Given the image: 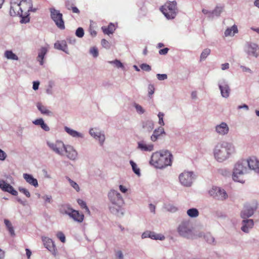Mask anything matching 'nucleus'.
Masks as SVG:
<instances>
[{"mask_svg":"<svg viewBox=\"0 0 259 259\" xmlns=\"http://www.w3.org/2000/svg\"><path fill=\"white\" fill-rule=\"evenodd\" d=\"M23 177L25 180L28 182L29 184L34 186V187L38 186L37 181L36 179H34L31 175L24 174L23 175Z\"/></svg>","mask_w":259,"mask_h":259,"instance_id":"nucleus-22","label":"nucleus"},{"mask_svg":"<svg viewBox=\"0 0 259 259\" xmlns=\"http://www.w3.org/2000/svg\"><path fill=\"white\" fill-rule=\"evenodd\" d=\"M215 130L219 134L224 135L228 133L229 127L226 123L222 122L215 127Z\"/></svg>","mask_w":259,"mask_h":259,"instance_id":"nucleus-18","label":"nucleus"},{"mask_svg":"<svg viewBox=\"0 0 259 259\" xmlns=\"http://www.w3.org/2000/svg\"><path fill=\"white\" fill-rule=\"evenodd\" d=\"M223 9V8L222 7H216L215 9L211 12V14L218 16L222 12Z\"/></svg>","mask_w":259,"mask_h":259,"instance_id":"nucleus-43","label":"nucleus"},{"mask_svg":"<svg viewBox=\"0 0 259 259\" xmlns=\"http://www.w3.org/2000/svg\"><path fill=\"white\" fill-rule=\"evenodd\" d=\"M49 147L56 153L63 155L65 146L64 143L60 141H57L55 143L48 142Z\"/></svg>","mask_w":259,"mask_h":259,"instance_id":"nucleus-11","label":"nucleus"},{"mask_svg":"<svg viewBox=\"0 0 259 259\" xmlns=\"http://www.w3.org/2000/svg\"><path fill=\"white\" fill-rule=\"evenodd\" d=\"M143 127L148 131H152L154 128V124L152 121L147 120L143 123Z\"/></svg>","mask_w":259,"mask_h":259,"instance_id":"nucleus-31","label":"nucleus"},{"mask_svg":"<svg viewBox=\"0 0 259 259\" xmlns=\"http://www.w3.org/2000/svg\"><path fill=\"white\" fill-rule=\"evenodd\" d=\"M209 194L213 198L221 200L226 199L228 197L227 193L224 189L217 187H213L209 191Z\"/></svg>","mask_w":259,"mask_h":259,"instance_id":"nucleus-8","label":"nucleus"},{"mask_svg":"<svg viewBox=\"0 0 259 259\" xmlns=\"http://www.w3.org/2000/svg\"><path fill=\"white\" fill-rule=\"evenodd\" d=\"M235 152L234 146L225 142L218 144L214 149V157L219 162L225 161Z\"/></svg>","mask_w":259,"mask_h":259,"instance_id":"nucleus-2","label":"nucleus"},{"mask_svg":"<svg viewBox=\"0 0 259 259\" xmlns=\"http://www.w3.org/2000/svg\"><path fill=\"white\" fill-rule=\"evenodd\" d=\"M187 214L191 218H195L198 216L199 212L196 208H191L187 210Z\"/></svg>","mask_w":259,"mask_h":259,"instance_id":"nucleus-33","label":"nucleus"},{"mask_svg":"<svg viewBox=\"0 0 259 259\" xmlns=\"http://www.w3.org/2000/svg\"><path fill=\"white\" fill-rule=\"evenodd\" d=\"M6 154L0 149V160H5L6 157Z\"/></svg>","mask_w":259,"mask_h":259,"instance_id":"nucleus-57","label":"nucleus"},{"mask_svg":"<svg viewBox=\"0 0 259 259\" xmlns=\"http://www.w3.org/2000/svg\"><path fill=\"white\" fill-rule=\"evenodd\" d=\"M29 21V18L28 16L26 17H22V19L21 20L20 22L23 23H27Z\"/></svg>","mask_w":259,"mask_h":259,"instance_id":"nucleus-60","label":"nucleus"},{"mask_svg":"<svg viewBox=\"0 0 259 259\" xmlns=\"http://www.w3.org/2000/svg\"><path fill=\"white\" fill-rule=\"evenodd\" d=\"M75 34L78 37H82L84 35V31L83 28L79 27L76 30Z\"/></svg>","mask_w":259,"mask_h":259,"instance_id":"nucleus-44","label":"nucleus"},{"mask_svg":"<svg viewBox=\"0 0 259 259\" xmlns=\"http://www.w3.org/2000/svg\"><path fill=\"white\" fill-rule=\"evenodd\" d=\"M248 171V167L246 165L245 159L239 161L234 168L232 178L234 181L241 183L244 182V175Z\"/></svg>","mask_w":259,"mask_h":259,"instance_id":"nucleus-4","label":"nucleus"},{"mask_svg":"<svg viewBox=\"0 0 259 259\" xmlns=\"http://www.w3.org/2000/svg\"><path fill=\"white\" fill-rule=\"evenodd\" d=\"M42 241L46 247L49 250L50 249L51 247L53 246V241L52 239L50 238H45L44 239H42Z\"/></svg>","mask_w":259,"mask_h":259,"instance_id":"nucleus-36","label":"nucleus"},{"mask_svg":"<svg viewBox=\"0 0 259 259\" xmlns=\"http://www.w3.org/2000/svg\"><path fill=\"white\" fill-rule=\"evenodd\" d=\"M154 92V87L153 85L150 84L148 86V94L149 96L152 95Z\"/></svg>","mask_w":259,"mask_h":259,"instance_id":"nucleus-54","label":"nucleus"},{"mask_svg":"<svg viewBox=\"0 0 259 259\" xmlns=\"http://www.w3.org/2000/svg\"><path fill=\"white\" fill-rule=\"evenodd\" d=\"M71 11L74 13L79 14L80 13V11L78 10V9L75 6L71 7Z\"/></svg>","mask_w":259,"mask_h":259,"instance_id":"nucleus-62","label":"nucleus"},{"mask_svg":"<svg viewBox=\"0 0 259 259\" xmlns=\"http://www.w3.org/2000/svg\"><path fill=\"white\" fill-rule=\"evenodd\" d=\"M244 225L241 229L244 232H248L249 228H251L253 226V221L252 220H246L243 221Z\"/></svg>","mask_w":259,"mask_h":259,"instance_id":"nucleus-23","label":"nucleus"},{"mask_svg":"<svg viewBox=\"0 0 259 259\" xmlns=\"http://www.w3.org/2000/svg\"><path fill=\"white\" fill-rule=\"evenodd\" d=\"M172 155L168 150H161L153 153L150 163L157 168H163L170 165Z\"/></svg>","mask_w":259,"mask_h":259,"instance_id":"nucleus-1","label":"nucleus"},{"mask_svg":"<svg viewBox=\"0 0 259 259\" xmlns=\"http://www.w3.org/2000/svg\"><path fill=\"white\" fill-rule=\"evenodd\" d=\"M137 111L140 114H143L145 112V110L143 109V107L138 104H136L135 106Z\"/></svg>","mask_w":259,"mask_h":259,"instance_id":"nucleus-50","label":"nucleus"},{"mask_svg":"<svg viewBox=\"0 0 259 259\" xmlns=\"http://www.w3.org/2000/svg\"><path fill=\"white\" fill-rule=\"evenodd\" d=\"M116 257L118 259H123V256L121 251L118 250L116 252Z\"/></svg>","mask_w":259,"mask_h":259,"instance_id":"nucleus-58","label":"nucleus"},{"mask_svg":"<svg viewBox=\"0 0 259 259\" xmlns=\"http://www.w3.org/2000/svg\"><path fill=\"white\" fill-rule=\"evenodd\" d=\"M39 82L38 81H34L33 83V89L36 90L38 88Z\"/></svg>","mask_w":259,"mask_h":259,"instance_id":"nucleus-61","label":"nucleus"},{"mask_svg":"<svg viewBox=\"0 0 259 259\" xmlns=\"http://www.w3.org/2000/svg\"><path fill=\"white\" fill-rule=\"evenodd\" d=\"M162 134H164V129L162 127H159L156 129L153 133V134L151 137V139L152 141H156L158 137Z\"/></svg>","mask_w":259,"mask_h":259,"instance_id":"nucleus-25","label":"nucleus"},{"mask_svg":"<svg viewBox=\"0 0 259 259\" xmlns=\"http://www.w3.org/2000/svg\"><path fill=\"white\" fill-rule=\"evenodd\" d=\"M229 67V64L228 63L223 64L222 65V69L223 70L228 69Z\"/></svg>","mask_w":259,"mask_h":259,"instance_id":"nucleus-63","label":"nucleus"},{"mask_svg":"<svg viewBox=\"0 0 259 259\" xmlns=\"http://www.w3.org/2000/svg\"><path fill=\"white\" fill-rule=\"evenodd\" d=\"M90 53L94 57H97L98 56V50L97 48L95 47L92 48L90 49Z\"/></svg>","mask_w":259,"mask_h":259,"instance_id":"nucleus-46","label":"nucleus"},{"mask_svg":"<svg viewBox=\"0 0 259 259\" xmlns=\"http://www.w3.org/2000/svg\"><path fill=\"white\" fill-rule=\"evenodd\" d=\"M108 197L111 203L109 207L111 212L117 216L123 215L122 206L124 204V201L120 194L114 190H112L108 193Z\"/></svg>","mask_w":259,"mask_h":259,"instance_id":"nucleus-3","label":"nucleus"},{"mask_svg":"<svg viewBox=\"0 0 259 259\" xmlns=\"http://www.w3.org/2000/svg\"><path fill=\"white\" fill-rule=\"evenodd\" d=\"M169 49L167 48H164L163 49H161L159 51V53L160 55H166Z\"/></svg>","mask_w":259,"mask_h":259,"instance_id":"nucleus-56","label":"nucleus"},{"mask_svg":"<svg viewBox=\"0 0 259 259\" xmlns=\"http://www.w3.org/2000/svg\"><path fill=\"white\" fill-rule=\"evenodd\" d=\"M238 32L237 26L234 25L232 27L227 28L225 31V36H233Z\"/></svg>","mask_w":259,"mask_h":259,"instance_id":"nucleus-27","label":"nucleus"},{"mask_svg":"<svg viewBox=\"0 0 259 259\" xmlns=\"http://www.w3.org/2000/svg\"><path fill=\"white\" fill-rule=\"evenodd\" d=\"M210 53V50L209 49H204L201 54V56H200V59L201 60H204L205 59L207 56L208 55H209Z\"/></svg>","mask_w":259,"mask_h":259,"instance_id":"nucleus-41","label":"nucleus"},{"mask_svg":"<svg viewBox=\"0 0 259 259\" xmlns=\"http://www.w3.org/2000/svg\"><path fill=\"white\" fill-rule=\"evenodd\" d=\"M69 217L78 223L82 222L84 220V215L82 213H80L78 211L74 209L72 211Z\"/></svg>","mask_w":259,"mask_h":259,"instance_id":"nucleus-17","label":"nucleus"},{"mask_svg":"<svg viewBox=\"0 0 259 259\" xmlns=\"http://www.w3.org/2000/svg\"><path fill=\"white\" fill-rule=\"evenodd\" d=\"M54 47L56 49L64 50V48L66 47L65 43L63 41L60 42V41H57L54 44Z\"/></svg>","mask_w":259,"mask_h":259,"instance_id":"nucleus-39","label":"nucleus"},{"mask_svg":"<svg viewBox=\"0 0 259 259\" xmlns=\"http://www.w3.org/2000/svg\"><path fill=\"white\" fill-rule=\"evenodd\" d=\"M19 190L20 192L23 193L27 197H29L30 196V193L27 189H26L25 188H19Z\"/></svg>","mask_w":259,"mask_h":259,"instance_id":"nucleus-52","label":"nucleus"},{"mask_svg":"<svg viewBox=\"0 0 259 259\" xmlns=\"http://www.w3.org/2000/svg\"><path fill=\"white\" fill-rule=\"evenodd\" d=\"M222 96L224 98H227L229 96L230 89L228 84L225 82L219 84Z\"/></svg>","mask_w":259,"mask_h":259,"instance_id":"nucleus-20","label":"nucleus"},{"mask_svg":"<svg viewBox=\"0 0 259 259\" xmlns=\"http://www.w3.org/2000/svg\"><path fill=\"white\" fill-rule=\"evenodd\" d=\"M32 8V3L31 0H21L19 4H14L11 6L10 13L11 16L20 15L19 11L22 13L23 11L29 12Z\"/></svg>","mask_w":259,"mask_h":259,"instance_id":"nucleus-6","label":"nucleus"},{"mask_svg":"<svg viewBox=\"0 0 259 259\" xmlns=\"http://www.w3.org/2000/svg\"><path fill=\"white\" fill-rule=\"evenodd\" d=\"M35 125H40L41 127L46 131H49V127L44 122L42 118L37 119L33 121Z\"/></svg>","mask_w":259,"mask_h":259,"instance_id":"nucleus-28","label":"nucleus"},{"mask_svg":"<svg viewBox=\"0 0 259 259\" xmlns=\"http://www.w3.org/2000/svg\"><path fill=\"white\" fill-rule=\"evenodd\" d=\"M65 130L68 134L73 137H80V134L79 133L68 127H65Z\"/></svg>","mask_w":259,"mask_h":259,"instance_id":"nucleus-34","label":"nucleus"},{"mask_svg":"<svg viewBox=\"0 0 259 259\" xmlns=\"http://www.w3.org/2000/svg\"><path fill=\"white\" fill-rule=\"evenodd\" d=\"M51 13V17L54 21L55 24L61 30H64L65 28L64 21L63 19V15L59 11L54 8L50 9Z\"/></svg>","mask_w":259,"mask_h":259,"instance_id":"nucleus-7","label":"nucleus"},{"mask_svg":"<svg viewBox=\"0 0 259 259\" xmlns=\"http://www.w3.org/2000/svg\"><path fill=\"white\" fill-rule=\"evenodd\" d=\"M176 1L167 2L160 8V11L168 19H174L178 13Z\"/></svg>","mask_w":259,"mask_h":259,"instance_id":"nucleus-5","label":"nucleus"},{"mask_svg":"<svg viewBox=\"0 0 259 259\" xmlns=\"http://www.w3.org/2000/svg\"><path fill=\"white\" fill-rule=\"evenodd\" d=\"M47 52L48 50L45 47H42L39 50L37 60L41 65L44 64V59Z\"/></svg>","mask_w":259,"mask_h":259,"instance_id":"nucleus-21","label":"nucleus"},{"mask_svg":"<svg viewBox=\"0 0 259 259\" xmlns=\"http://www.w3.org/2000/svg\"><path fill=\"white\" fill-rule=\"evenodd\" d=\"M119 189L122 193H125L127 191V189L122 185L119 186Z\"/></svg>","mask_w":259,"mask_h":259,"instance_id":"nucleus-64","label":"nucleus"},{"mask_svg":"<svg viewBox=\"0 0 259 259\" xmlns=\"http://www.w3.org/2000/svg\"><path fill=\"white\" fill-rule=\"evenodd\" d=\"M0 188L5 192H7L13 195L16 196L18 194L17 191L10 184L7 183L4 180L0 181Z\"/></svg>","mask_w":259,"mask_h":259,"instance_id":"nucleus-14","label":"nucleus"},{"mask_svg":"<svg viewBox=\"0 0 259 259\" xmlns=\"http://www.w3.org/2000/svg\"><path fill=\"white\" fill-rule=\"evenodd\" d=\"M77 202H78V204L80 206L81 208L85 209V211L88 214L90 213V211L89 208L88 207V206H87L86 203L84 201H83L81 199H79L77 200Z\"/></svg>","mask_w":259,"mask_h":259,"instance_id":"nucleus-38","label":"nucleus"},{"mask_svg":"<svg viewBox=\"0 0 259 259\" xmlns=\"http://www.w3.org/2000/svg\"><path fill=\"white\" fill-rule=\"evenodd\" d=\"M130 164L134 172L138 175H140V169L138 167L137 164L132 160L130 161Z\"/></svg>","mask_w":259,"mask_h":259,"instance_id":"nucleus-40","label":"nucleus"},{"mask_svg":"<svg viewBox=\"0 0 259 259\" xmlns=\"http://www.w3.org/2000/svg\"><path fill=\"white\" fill-rule=\"evenodd\" d=\"M73 210L67 205H62L60 209V211L62 214H67L70 216Z\"/></svg>","mask_w":259,"mask_h":259,"instance_id":"nucleus-29","label":"nucleus"},{"mask_svg":"<svg viewBox=\"0 0 259 259\" xmlns=\"http://www.w3.org/2000/svg\"><path fill=\"white\" fill-rule=\"evenodd\" d=\"M6 57L8 59H12L14 60H18V57L14 54L11 51H7L5 53Z\"/></svg>","mask_w":259,"mask_h":259,"instance_id":"nucleus-32","label":"nucleus"},{"mask_svg":"<svg viewBox=\"0 0 259 259\" xmlns=\"http://www.w3.org/2000/svg\"><path fill=\"white\" fill-rule=\"evenodd\" d=\"M149 237L155 240H163L164 239V237L163 235H160L159 234H156L154 232H150V233H149Z\"/></svg>","mask_w":259,"mask_h":259,"instance_id":"nucleus-37","label":"nucleus"},{"mask_svg":"<svg viewBox=\"0 0 259 259\" xmlns=\"http://www.w3.org/2000/svg\"><path fill=\"white\" fill-rule=\"evenodd\" d=\"M193 172L184 171L179 176V180L181 183L185 186H190L192 183Z\"/></svg>","mask_w":259,"mask_h":259,"instance_id":"nucleus-10","label":"nucleus"},{"mask_svg":"<svg viewBox=\"0 0 259 259\" xmlns=\"http://www.w3.org/2000/svg\"><path fill=\"white\" fill-rule=\"evenodd\" d=\"M57 236L60 240V241L61 242H62L63 243L65 242V236L62 232H58L57 234Z\"/></svg>","mask_w":259,"mask_h":259,"instance_id":"nucleus-48","label":"nucleus"},{"mask_svg":"<svg viewBox=\"0 0 259 259\" xmlns=\"http://www.w3.org/2000/svg\"><path fill=\"white\" fill-rule=\"evenodd\" d=\"M42 198L46 202L51 203L52 199V196L51 195H45Z\"/></svg>","mask_w":259,"mask_h":259,"instance_id":"nucleus-55","label":"nucleus"},{"mask_svg":"<svg viewBox=\"0 0 259 259\" xmlns=\"http://www.w3.org/2000/svg\"><path fill=\"white\" fill-rule=\"evenodd\" d=\"M65 152L66 156L71 160H74L77 157V153L73 147L67 145L64 148V152Z\"/></svg>","mask_w":259,"mask_h":259,"instance_id":"nucleus-16","label":"nucleus"},{"mask_svg":"<svg viewBox=\"0 0 259 259\" xmlns=\"http://www.w3.org/2000/svg\"><path fill=\"white\" fill-rule=\"evenodd\" d=\"M141 68L144 71H149L151 70V67L150 65L143 63L140 65Z\"/></svg>","mask_w":259,"mask_h":259,"instance_id":"nucleus-45","label":"nucleus"},{"mask_svg":"<svg viewBox=\"0 0 259 259\" xmlns=\"http://www.w3.org/2000/svg\"><path fill=\"white\" fill-rule=\"evenodd\" d=\"M158 116L159 117V123L161 125H164V123L163 119L164 114L161 112H159L158 114Z\"/></svg>","mask_w":259,"mask_h":259,"instance_id":"nucleus-51","label":"nucleus"},{"mask_svg":"<svg viewBox=\"0 0 259 259\" xmlns=\"http://www.w3.org/2000/svg\"><path fill=\"white\" fill-rule=\"evenodd\" d=\"M5 224L11 235H14V230L11 223L8 220H5Z\"/></svg>","mask_w":259,"mask_h":259,"instance_id":"nucleus-35","label":"nucleus"},{"mask_svg":"<svg viewBox=\"0 0 259 259\" xmlns=\"http://www.w3.org/2000/svg\"><path fill=\"white\" fill-rule=\"evenodd\" d=\"M101 44H102V46L106 48V49H109L110 48V43L108 41H107V40H106L105 39H103L101 41Z\"/></svg>","mask_w":259,"mask_h":259,"instance_id":"nucleus-47","label":"nucleus"},{"mask_svg":"<svg viewBox=\"0 0 259 259\" xmlns=\"http://www.w3.org/2000/svg\"><path fill=\"white\" fill-rule=\"evenodd\" d=\"M178 232L180 235L187 238H196L192 235V230L189 228L188 223H182L178 227Z\"/></svg>","mask_w":259,"mask_h":259,"instance_id":"nucleus-9","label":"nucleus"},{"mask_svg":"<svg viewBox=\"0 0 259 259\" xmlns=\"http://www.w3.org/2000/svg\"><path fill=\"white\" fill-rule=\"evenodd\" d=\"M102 30L104 34L109 35L112 34L115 30L114 24L110 23L107 27H102Z\"/></svg>","mask_w":259,"mask_h":259,"instance_id":"nucleus-24","label":"nucleus"},{"mask_svg":"<svg viewBox=\"0 0 259 259\" xmlns=\"http://www.w3.org/2000/svg\"><path fill=\"white\" fill-rule=\"evenodd\" d=\"M37 107L40 112L43 114L49 115L51 112L45 106L41 103H37Z\"/></svg>","mask_w":259,"mask_h":259,"instance_id":"nucleus-30","label":"nucleus"},{"mask_svg":"<svg viewBox=\"0 0 259 259\" xmlns=\"http://www.w3.org/2000/svg\"><path fill=\"white\" fill-rule=\"evenodd\" d=\"M198 237H201L203 236L204 239L209 244H212L214 242V237L210 234L209 233H207L204 235H203L202 233H199L197 235Z\"/></svg>","mask_w":259,"mask_h":259,"instance_id":"nucleus-26","label":"nucleus"},{"mask_svg":"<svg viewBox=\"0 0 259 259\" xmlns=\"http://www.w3.org/2000/svg\"><path fill=\"white\" fill-rule=\"evenodd\" d=\"M257 208V205L256 203H253L251 205L250 204H246L244 206V209L241 213V216L242 218H247L251 216L254 212V211Z\"/></svg>","mask_w":259,"mask_h":259,"instance_id":"nucleus-12","label":"nucleus"},{"mask_svg":"<svg viewBox=\"0 0 259 259\" xmlns=\"http://www.w3.org/2000/svg\"><path fill=\"white\" fill-rule=\"evenodd\" d=\"M253 46L255 47L254 48H252V49H254V51H249L251 52L253 55L257 56L259 52V49L257 48V46H256L255 45H254Z\"/></svg>","mask_w":259,"mask_h":259,"instance_id":"nucleus-59","label":"nucleus"},{"mask_svg":"<svg viewBox=\"0 0 259 259\" xmlns=\"http://www.w3.org/2000/svg\"><path fill=\"white\" fill-rule=\"evenodd\" d=\"M90 134L96 139H98L101 145L105 141V136L102 134L97 128H91L90 131Z\"/></svg>","mask_w":259,"mask_h":259,"instance_id":"nucleus-15","label":"nucleus"},{"mask_svg":"<svg viewBox=\"0 0 259 259\" xmlns=\"http://www.w3.org/2000/svg\"><path fill=\"white\" fill-rule=\"evenodd\" d=\"M246 165L250 169L259 172V161L255 157H251L245 160Z\"/></svg>","mask_w":259,"mask_h":259,"instance_id":"nucleus-13","label":"nucleus"},{"mask_svg":"<svg viewBox=\"0 0 259 259\" xmlns=\"http://www.w3.org/2000/svg\"><path fill=\"white\" fill-rule=\"evenodd\" d=\"M110 63H113L115 65V66L117 68H122L123 67V65L121 62H120V61L118 60H115L114 61H111L110 62Z\"/></svg>","mask_w":259,"mask_h":259,"instance_id":"nucleus-49","label":"nucleus"},{"mask_svg":"<svg viewBox=\"0 0 259 259\" xmlns=\"http://www.w3.org/2000/svg\"><path fill=\"white\" fill-rule=\"evenodd\" d=\"M69 183H70V185L77 192H78L80 190V188H79V187L78 186V185L75 182H74L73 181H72V180H71L70 178H67Z\"/></svg>","mask_w":259,"mask_h":259,"instance_id":"nucleus-42","label":"nucleus"},{"mask_svg":"<svg viewBox=\"0 0 259 259\" xmlns=\"http://www.w3.org/2000/svg\"><path fill=\"white\" fill-rule=\"evenodd\" d=\"M138 148L144 151H152L154 149L153 144H146L144 141L138 142Z\"/></svg>","mask_w":259,"mask_h":259,"instance_id":"nucleus-19","label":"nucleus"},{"mask_svg":"<svg viewBox=\"0 0 259 259\" xmlns=\"http://www.w3.org/2000/svg\"><path fill=\"white\" fill-rule=\"evenodd\" d=\"M157 77L159 80H163L167 78V75L165 74H157Z\"/></svg>","mask_w":259,"mask_h":259,"instance_id":"nucleus-53","label":"nucleus"}]
</instances>
